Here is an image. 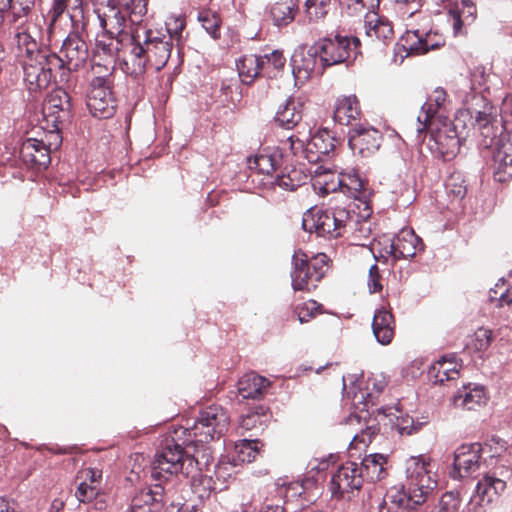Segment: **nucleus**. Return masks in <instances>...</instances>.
I'll return each instance as SVG.
<instances>
[{
  "label": "nucleus",
  "mask_w": 512,
  "mask_h": 512,
  "mask_svg": "<svg viewBox=\"0 0 512 512\" xmlns=\"http://www.w3.org/2000/svg\"><path fill=\"white\" fill-rule=\"evenodd\" d=\"M145 3L139 1L131 10V22L136 23L130 37L129 52L123 60L124 71L133 76L143 75L148 68L160 71L168 62L174 43L163 29L149 28L142 17L146 14Z\"/></svg>",
  "instance_id": "nucleus-1"
},
{
  "label": "nucleus",
  "mask_w": 512,
  "mask_h": 512,
  "mask_svg": "<svg viewBox=\"0 0 512 512\" xmlns=\"http://www.w3.org/2000/svg\"><path fill=\"white\" fill-rule=\"evenodd\" d=\"M434 467L432 460L423 456L412 457L407 462L405 487L387 494L400 512H425L424 503L438 484Z\"/></svg>",
  "instance_id": "nucleus-2"
},
{
  "label": "nucleus",
  "mask_w": 512,
  "mask_h": 512,
  "mask_svg": "<svg viewBox=\"0 0 512 512\" xmlns=\"http://www.w3.org/2000/svg\"><path fill=\"white\" fill-rule=\"evenodd\" d=\"M184 429H175L166 437L162 449L155 455L151 465V477L157 481H167L179 473L188 476L197 462L184 453L183 446L192 445V439L186 436Z\"/></svg>",
  "instance_id": "nucleus-3"
},
{
  "label": "nucleus",
  "mask_w": 512,
  "mask_h": 512,
  "mask_svg": "<svg viewBox=\"0 0 512 512\" xmlns=\"http://www.w3.org/2000/svg\"><path fill=\"white\" fill-rule=\"evenodd\" d=\"M359 215L354 211L336 207L308 209L302 218V227L306 232L315 233L319 237L336 239L352 229L358 222Z\"/></svg>",
  "instance_id": "nucleus-4"
},
{
  "label": "nucleus",
  "mask_w": 512,
  "mask_h": 512,
  "mask_svg": "<svg viewBox=\"0 0 512 512\" xmlns=\"http://www.w3.org/2000/svg\"><path fill=\"white\" fill-rule=\"evenodd\" d=\"M16 54L24 72V82L30 92H38L50 85V74L46 72L41 61L44 60L41 49L32 35H18L15 40Z\"/></svg>",
  "instance_id": "nucleus-5"
},
{
  "label": "nucleus",
  "mask_w": 512,
  "mask_h": 512,
  "mask_svg": "<svg viewBox=\"0 0 512 512\" xmlns=\"http://www.w3.org/2000/svg\"><path fill=\"white\" fill-rule=\"evenodd\" d=\"M229 424L228 411L220 405H210L200 410L192 426L179 428L187 430L186 436L197 444L219 439L228 431Z\"/></svg>",
  "instance_id": "nucleus-6"
},
{
  "label": "nucleus",
  "mask_w": 512,
  "mask_h": 512,
  "mask_svg": "<svg viewBox=\"0 0 512 512\" xmlns=\"http://www.w3.org/2000/svg\"><path fill=\"white\" fill-rule=\"evenodd\" d=\"M360 47L359 38L337 33L315 42L314 54H318L321 67L326 68L356 59L361 54Z\"/></svg>",
  "instance_id": "nucleus-7"
},
{
  "label": "nucleus",
  "mask_w": 512,
  "mask_h": 512,
  "mask_svg": "<svg viewBox=\"0 0 512 512\" xmlns=\"http://www.w3.org/2000/svg\"><path fill=\"white\" fill-rule=\"evenodd\" d=\"M329 258L324 253L308 257L295 253L292 259V287L295 291L310 293L315 290L328 270Z\"/></svg>",
  "instance_id": "nucleus-8"
},
{
  "label": "nucleus",
  "mask_w": 512,
  "mask_h": 512,
  "mask_svg": "<svg viewBox=\"0 0 512 512\" xmlns=\"http://www.w3.org/2000/svg\"><path fill=\"white\" fill-rule=\"evenodd\" d=\"M512 477L511 465L501 464L493 467L478 481L475 498L480 505L497 502L507 491V483Z\"/></svg>",
  "instance_id": "nucleus-9"
},
{
  "label": "nucleus",
  "mask_w": 512,
  "mask_h": 512,
  "mask_svg": "<svg viewBox=\"0 0 512 512\" xmlns=\"http://www.w3.org/2000/svg\"><path fill=\"white\" fill-rule=\"evenodd\" d=\"M36 0H5L0 7L3 22L14 30V41L18 35H31V16Z\"/></svg>",
  "instance_id": "nucleus-10"
},
{
  "label": "nucleus",
  "mask_w": 512,
  "mask_h": 512,
  "mask_svg": "<svg viewBox=\"0 0 512 512\" xmlns=\"http://www.w3.org/2000/svg\"><path fill=\"white\" fill-rule=\"evenodd\" d=\"M364 483V474L355 462L341 464L331 479V491L334 497L349 499L359 491Z\"/></svg>",
  "instance_id": "nucleus-11"
},
{
  "label": "nucleus",
  "mask_w": 512,
  "mask_h": 512,
  "mask_svg": "<svg viewBox=\"0 0 512 512\" xmlns=\"http://www.w3.org/2000/svg\"><path fill=\"white\" fill-rule=\"evenodd\" d=\"M86 105L91 115L98 119L113 117L117 109L114 86L89 85Z\"/></svg>",
  "instance_id": "nucleus-12"
},
{
  "label": "nucleus",
  "mask_w": 512,
  "mask_h": 512,
  "mask_svg": "<svg viewBox=\"0 0 512 512\" xmlns=\"http://www.w3.org/2000/svg\"><path fill=\"white\" fill-rule=\"evenodd\" d=\"M482 444H464L454 453L453 478H464L473 475L480 469Z\"/></svg>",
  "instance_id": "nucleus-13"
},
{
  "label": "nucleus",
  "mask_w": 512,
  "mask_h": 512,
  "mask_svg": "<svg viewBox=\"0 0 512 512\" xmlns=\"http://www.w3.org/2000/svg\"><path fill=\"white\" fill-rule=\"evenodd\" d=\"M448 105L447 93L443 88H436L422 105L420 114L418 115L419 133L432 127L436 120L442 122L446 119L445 112Z\"/></svg>",
  "instance_id": "nucleus-14"
},
{
  "label": "nucleus",
  "mask_w": 512,
  "mask_h": 512,
  "mask_svg": "<svg viewBox=\"0 0 512 512\" xmlns=\"http://www.w3.org/2000/svg\"><path fill=\"white\" fill-rule=\"evenodd\" d=\"M71 97L62 88L53 90L43 103L42 112L45 120L53 128L59 129V124L69 116Z\"/></svg>",
  "instance_id": "nucleus-15"
},
{
  "label": "nucleus",
  "mask_w": 512,
  "mask_h": 512,
  "mask_svg": "<svg viewBox=\"0 0 512 512\" xmlns=\"http://www.w3.org/2000/svg\"><path fill=\"white\" fill-rule=\"evenodd\" d=\"M422 240L412 229H402L396 236L388 240L382 251L395 260L408 259L422 250Z\"/></svg>",
  "instance_id": "nucleus-16"
},
{
  "label": "nucleus",
  "mask_w": 512,
  "mask_h": 512,
  "mask_svg": "<svg viewBox=\"0 0 512 512\" xmlns=\"http://www.w3.org/2000/svg\"><path fill=\"white\" fill-rule=\"evenodd\" d=\"M382 134L379 130L364 125H357L349 132V147L354 153L368 157L380 147Z\"/></svg>",
  "instance_id": "nucleus-17"
},
{
  "label": "nucleus",
  "mask_w": 512,
  "mask_h": 512,
  "mask_svg": "<svg viewBox=\"0 0 512 512\" xmlns=\"http://www.w3.org/2000/svg\"><path fill=\"white\" fill-rule=\"evenodd\" d=\"M103 472L96 467H83L76 475L79 481L75 497L82 503H90L100 494Z\"/></svg>",
  "instance_id": "nucleus-18"
},
{
  "label": "nucleus",
  "mask_w": 512,
  "mask_h": 512,
  "mask_svg": "<svg viewBox=\"0 0 512 512\" xmlns=\"http://www.w3.org/2000/svg\"><path fill=\"white\" fill-rule=\"evenodd\" d=\"M68 70L78 71L89 58L87 43L77 34L70 33L60 48Z\"/></svg>",
  "instance_id": "nucleus-19"
},
{
  "label": "nucleus",
  "mask_w": 512,
  "mask_h": 512,
  "mask_svg": "<svg viewBox=\"0 0 512 512\" xmlns=\"http://www.w3.org/2000/svg\"><path fill=\"white\" fill-rule=\"evenodd\" d=\"M164 506V488L155 484L138 491L131 499L129 512H162Z\"/></svg>",
  "instance_id": "nucleus-20"
},
{
  "label": "nucleus",
  "mask_w": 512,
  "mask_h": 512,
  "mask_svg": "<svg viewBox=\"0 0 512 512\" xmlns=\"http://www.w3.org/2000/svg\"><path fill=\"white\" fill-rule=\"evenodd\" d=\"M316 183L321 185L323 194L335 192L338 188H346L351 193L360 192L363 182L356 176H348L347 179L335 176L329 169L319 166L314 170Z\"/></svg>",
  "instance_id": "nucleus-21"
},
{
  "label": "nucleus",
  "mask_w": 512,
  "mask_h": 512,
  "mask_svg": "<svg viewBox=\"0 0 512 512\" xmlns=\"http://www.w3.org/2000/svg\"><path fill=\"white\" fill-rule=\"evenodd\" d=\"M339 144V140L326 128L319 129L308 141L307 161L319 163L324 161L330 153H333Z\"/></svg>",
  "instance_id": "nucleus-22"
},
{
  "label": "nucleus",
  "mask_w": 512,
  "mask_h": 512,
  "mask_svg": "<svg viewBox=\"0 0 512 512\" xmlns=\"http://www.w3.org/2000/svg\"><path fill=\"white\" fill-rule=\"evenodd\" d=\"M431 130V138L436 144V149L443 157L450 158L460 149V139L456 127L451 122L443 121L441 126Z\"/></svg>",
  "instance_id": "nucleus-23"
},
{
  "label": "nucleus",
  "mask_w": 512,
  "mask_h": 512,
  "mask_svg": "<svg viewBox=\"0 0 512 512\" xmlns=\"http://www.w3.org/2000/svg\"><path fill=\"white\" fill-rule=\"evenodd\" d=\"M492 167L497 182H506L512 178V135L499 141L493 151Z\"/></svg>",
  "instance_id": "nucleus-24"
},
{
  "label": "nucleus",
  "mask_w": 512,
  "mask_h": 512,
  "mask_svg": "<svg viewBox=\"0 0 512 512\" xmlns=\"http://www.w3.org/2000/svg\"><path fill=\"white\" fill-rule=\"evenodd\" d=\"M476 124L479 130V146L485 149H492L499 145V141L506 140L511 133L503 134L502 127L496 120H491L488 114L478 112Z\"/></svg>",
  "instance_id": "nucleus-25"
},
{
  "label": "nucleus",
  "mask_w": 512,
  "mask_h": 512,
  "mask_svg": "<svg viewBox=\"0 0 512 512\" xmlns=\"http://www.w3.org/2000/svg\"><path fill=\"white\" fill-rule=\"evenodd\" d=\"M22 161L30 167H47L51 161L50 149L42 140L26 139L20 148Z\"/></svg>",
  "instance_id": "nucleus-26"
},
{
  "label": "nucleus",
  "mask_w": 512,
  "mask_h": 512,
  "mask_svg": "<svg viewBox=\"0 0 512 512\" xmlns=\"http://www.w3.org/2000/svg\"><path fill=\"white\" fill-rule=\"evenodd\" d=\"M448 21L452 23L455 35L462 33L465 25L472 24L477 16L476 5L471 0L456 1L448 8Z\"/></svg>",
  "instance_id": "nucleus-27"
},
{
  "label": "nucleus",
  "mask_w": 512,
  "mask_h": 512,
  "mask_svg": "<svg viewBox=\"0 0 512 512\" xmlns=\"http://www.w3.org/2000/svg\"><path fill=\"white\" fill-rule=\"evenodd\" d=\"M372 330L380 344H390L395 336V319L391 311L384 307L378 309L373 317Z\"/></svg>",
  "instance_id": "nucleus-28"
},
{
  "label": "nucleus",
  "mask_w": 512,
  "mask_h": 512,
  "mask_svg": "<svg viewBox=\"0 0 512 512\" xmlns=\"http://www.w3.org/2000/svg\"><path fill=\"white\" fill-rule=\"evenodd\" d=\"M437 34L432 35L427 33L423 37L419 31H407L405 37H403V47L409 54H425L430 50L438 49L444 44V40L438 37V40H433V37H437Z\"/></svg>",
  "instance_id": "nucleus-29"
},
{
  "label": "nucleus",
  "mask_w": 512,
  "mask_h": 512,
  "mask_svg": "<svg viewBox=\"0 0 512 512\" xmlns=\"http://www.w3.org/2000/svg\"><path fill=\"white\" fill-rule=\"evenodd\" d=\"M270 419L269 408L263 404H258L242 416L239 428L245 432H252L250 436H258L268 426Z\"/></svg>",
  "instance_id": "nucleus-30"
},
{
  "label": "nucleus",
  "mask_w": 512,
  "mask_h": 512,
  "mask_svg": "<svg viewBox=\"0 0 512 512\" xmlns=\"http://www.w3.org/2000/svg\"><path fill=\"white\" fill-rule=\"evenodd\" d=\"M362 115L360 102L355 95L339 97L335 102L334 120L341 125H350L360 120Z\"/></svg>",
  "instance_id": "nucleus-31"
},
{
  "label": "nucleus",
  "mask_w": 512,
  "mask_h": 512,
  "mask_svg": "<svg viewBox=\"0 0 512 512\" xmlns=\"http://www.w3.org/2000/svg\"><path fill=\"white\" fill-rule=\"evenodd\" d=\"M460 367L454 355L443 356L429 368V379L435 384L456 380L460 374Z\"/></svg>",
  "instance_id": "nucleus-32"
},
{
  "label": "nucleus",
  "mask_w": 512,
  "mask_h": 512,
  "mask_svg": "<svg viewBox=\"0 0 512 512\" xmlns=\"http://www.w3.org/2000/svg\"><path fill=\"white\" fill-rule=\"evenodd\" d=\"M345 425L351 428L354 433L350 446L357 448L358 444L368 445L373 437L377 435L379 429L375 425H370L367 421L362 423V416L357 413H351L345 419Z\"/></svg>",
  "instance_id": "nucleus-33"
},
{
  "label": "nucleus",
  "mask_w": 512,
  "mask_h": 512,
  "mask_svg": "<svg viewBox=\"0 0 512 512\" xmlns=\"http://www.w3.org/2000/svg\"><path fill=\"white\" fill-rule=\"evenodd\" d=\"M270 382L255 372L245 374L238 382V393L243 399H260L266 393Z\"/></svg>",
  "instance_id": "nucleus-34"
},
{
  "label": "nucleus",
  "mask_w": 512,
  "mask_h": 512,
  "mask_svg": "<svg viewBox=\"0 0 512 512\" xmlns=\"http://www.w3.org/2000/svg\"><path fill=\"white\" fill-rule=\"evenodd\" d=\"M302 106L299 100L287 99L285 104L278 108L275 122L285 129H293L302 119Z\"/></svg>",
  "instance_id": "nucleus-35"
},
{
  "label": "nucleus",
  "mask_w": 512,
  "mask_h": 512,
  "mask_svg": "<svg viewBox=\"0 0 512 512\" xmlns=\"http://www.w3.org/2000/svg\"><path fill=\"white\" fill-rule=\"evenodd\" d=\"M387 462V456L383 454L374 453L366 455L359 466L364 474V480L376 482L385 478L387 475Z\"/></svg>",
  "instance_id": "nucleus-36"
},
{
  "label": "nucleus",
  "mask_w": 512,
  "mask_h": 512,
  "mask_svg": "<svg viewBox=\"0 0 512 512\" xmlns=\"http://www.w3.org/2000/svg\"><path fill=\"white\" fill-rule=\"evenodd\" d=\"M308 175L299 167H285L280 175L271 181L272 186H278L285 191H295L306 184Z\"/></svg>",
  "instance_id": "nucleus-37"
},
{
  "label": "nucleus",
  "mask_w": 512,
  "mask_h": 512,
  "mask_svg": "<svg viewBox=\"0 0 512 512\" xmlns=\"http://www.w3.org/2000/svg\"><path fill=\"white\" fill-rule=\"evenodd\" d=\"M366 35L372 42L378 41L387 46L394 41V30L392 23L384 18L378 17L375 20H369L366 25Z\"/></svg>",
  "instance_id": "nucleus-38"
},
{
  "label": "nucleus",
  "mask_w": 512,
  "mask_h": 512,
  "mask_svg": "<svg viewBox=\"0 0 512 512\" xmlns=\"http://www.w3.org/2000/svg\"><path fill=\"white\" fill-rule=\"evenodd\" d=\"M282 155L278 151L269 152L265 149L248 159V166L258 173L270 175L280 165Z\"/></svg>",
  "instance_id": "nucleus-39"
},
{
  "label": "nucleus",
  "mask_w": 512,
  "mask_h": 512,
  "mask_svg": "<svg viewBox=\"0 0 512 512\" xmlns=\"http://www.w3.org/2000/svg\"><path fill=\"white\" fill-rule=\"evenodd\" d=\"M44 60L41 61L46 72L50 74V82L52 79L56 80L59 77V81H67L69 74L72 70H68L66 62L61 57L60 51L58 53H51L46 50H41Z\"/></svg>",
  "instance_id": "nucleus-40"
},
{
  "label": "nucleus",
  "mask_w": 512,
  "mask_h": 512,
  "mask_svg": "<svg viewBox=\"0 0 512 512\" xmlns=\"http://www.w3.org/2000/svg\"><path fill=\"white\" fill-rule=\"evenodd\" d=\"M262 57L257 55H244L237 61V70L241 81L251 84L257 77L262 76Z\"/></svg>",
  "instance_id": "nucleus-41"
},
{
  "label": "nucleus",
  "mask_w": 512,
  "mask_h": 512,
  "mask_svg": "<svg viewBox=\"0 0 512 512\" xmlns=\"http://www.w3.org/2000/svg\"><path fill=\"white\" fill-rule=\"evenodd\" d=\"M297 11V0H281L271 6L270 15L276 26H287L294 20Z\"/></svg>",
  "instance_id": "nucleus-42"
},
{
  "label": "nucleus",
  "mask_w": 512,
  "mask_h": 512,
  "mask_svg": "<svg viewBox=\"0 0 512 512\" xmlns=\"http://www.w3.org/2000/svg\"><path fill=\"white\" fill-rule=\"evenodd\" d=\"M485 392L482 387H475L468 389L464 387L463 390H459L453 397V403L456 407L474 410L477 406L485 403Z\"/></svg>",
  "instance_id": "nucleus-43"
},
{
  "label": "nucleus",
  "mask_w": 512,
  "mask_h": 512,
  "mask_svg": "<svg viewBox=\"0 0 512 512\" xmlns=\"http://www.w3.org/2000/svg\"><path fill=\"white\" fill-rule=\"evenodd\" d=\"M260 442L256 439H242L234 446L233 461L236 463H251L260 454Z\"/></svg>",
  "instance_id": "nucleus-44"
},
{
  "label": "nucleus",
  "mask_w": 512,
  "mask_h": 512,
  "mask_svg": "<svg viewBox=\"0 0 512 512\" xmlns=\"http://www.w3.org/2000/svg\"><path fill=\"white\" fill-rule=\"evenodd\" d=\"M489 300L498 308L510 305L512 303V277L499 279L489 290Z\"/></svg>",
  "instance_id": "nucleus-45"
},
{
  "label": "nucleus",
  "mask_w": 512,
  "mask_h": 512,
  "mask_svg": "<svg viewBox=\"0 0 512 512\" xmlns=\"http://www.w3.org/2000/svg\"><path fill=\"white\" fill-rule=\"evenodd\" d=\"M286 63V58L283 53L275 50L271 54H266L262 57V76L266 78H276L283 70Z\"/></svg>",
  "instance_id": "nucleus-46"
},
{
  "label": "nucleus",
  "mask_w": 512,
  "mask_h": 512,
  "mask_svg": "<svg viewBox=\"0 0 512 512\" xmlns=\"http://www.w3.org/2000/svg\"><path fill=\"white\" fill-rule=\"evenodd\" d=\"M115 66L112 61L107 64L94 63L92 65V79L89 85L114 86Z\"/></svg>",
  "instance_id": "nucleus-47"
},
{
  "label": "nucleus",
  "mask_w": 512,
  "mask_h": 512,
  "mask_svg": "<svg viewBox=\"0 0 512 512\" xmlns=\"http://www.w3.org/2000/svg\"><path fill=\"white\" fill-rule=\"evenodd\" d=\"M192 494L200 502L209 499L211 494L216 490L215 482L211 476L199 475L193 477L191 483Z\"/></svg>",
  "instance_id": "nucleus-48"
},
{
  "label": "nucleus",
  "mask_w": 512,
  "mask_h": 512,
  "mask_svg": "<svg viewBox=\"0 0 512 512\" xmlns=\"http://www.w3.org/2000/svg\"><path fill=\"white\" fill-rule=\"evenodd\" d=\"M482 455H487L491 460L499 459L503 464L510 465L507 459V443L506 441L498 438L491 437L482 445Z\"/></svg>",
  "instance_id": "nucleus-49"
},
{
  "label": "nucleus",
  "mask_w": 512,
  "mask_h": 512,
  "mask_svg": "<svg viewBox=\"0 0 512 512\" xmlns=\"http://www.w3.org/2000/svg\"><path fill=\"white\" fill-rule=\"evenodd\" d=\"M317 57L318 54H314V45H312L307 50L306 55L301 54L300 61L297 59V56L293 59V72L295 73L297 71L298 74L303 73L304 78H309L316 70Z\"/></svg>",
  "instance_id": "nucleus-50"
},
{
  "label": "nucleus",
  "mask_w": 512,
  "mask_h": 512,
  "mask_svg": "<svg viewBox=\"0 0 512 512\" xmlns=\"http://www.w3.org/2000/svg\"><path fill=\"white\" fill-rule=\"evenodd\" d=\"M381 0H339L341 8L348 15H359L365 10L374 12L379 8Z\"/></svg>",
  "instance_id": "nucleus-51"
},
{
  "label": "nucleus",
  "mask_w": 512,
  "mask_h": 512,
  "mask_svg": "<svg viewBox=\"0 0 512 512\" xmlns=\"http://www.w3.org/2000/svg\"><path fill=\"white\" fill-rule=\"evenodd\" d=\"M323 312V305L315 300H307L294 307L293 313L300 323H307Z\"/></svg>",
  "instance_id": "nucleus-52"
},
{
  "label": "nucleus",
  "mask_w": 512,
  "mask_h": 512,
  "mask_svg": "<svg viewBox=\"0 0 512 512\" xmlns=\"http://www.w3.org/2000/svg\"><path fill=\"white\" fill-rule=\"evenodd\" d=\"M492 340V331L481 327L469 338L466 348L473 352H484L490 347Z\"/></svg>",
  "instance_id": "nucleus-53"
},
{
  "label": "nucleus",
  "mask_w": 512,
  "mask_h": 512,
  "mask_svg": "<svg viewBox=\"0 0 512 512\" xmlns=\"http://www.w3.org/2000/svg\"><path fill=\"white\" fill-rule=\"evenodd\" d=\"M446 191L453 201H461L467 193V186L460 173H452L446 181Z\"/></svg>",
  "instance_id": "nucleus-54"
},
{
  "label": "nucleus",
  "mask_w": 512,
  "mask_h": 512,
  "mask_svg": "<svg viewBox=\"0 0 512 512\" xmlns=\"http://www.w3.org/2000/svg\"><path fill=\"white\" fill-rule=\"evenodd\" d=\"M198 20L203 28L214 38L219 39L221 19L216 12L211 10H202L198 15Z\"/></svg>",
  "instance_id": "nucleus-55"
},
{
  "label": "nucleus",
  "mask_w": 512,
  "mask_h": 512,
  "mask_svg": "<svg viewBox=\"0 0 512 512\" xmlns=\"http://www.w3.org/2000/svg\"><path fill=\"white\" fill-rule=\"evenodd\" d=\"M166 28L163 32L169 35L170 41L176 42V46L179 49L182 42V32L186 26L185 18L182 16H171L167 19Z\"/></svg>",
  "instance_id": "nucleus-56"
},
{
  "label": "nucleus",
  "mask_w": 512,
  "mask_h": 512,
  "mask_svg": "<svg viewBox=\"0 0 512 512\" xmlns=\"http://www.w3.org/2000/svg\"><path fill=\"white\" fill-rule=\"evenodd\" d=\"M309 133L297 132L287 138L289 149L294 156H300L307 160Z\"/></svg>",
  "instance_id": "nucleus-57"
},
{
  "label": "nucleus",
  "mask_w": 512,
  "mask_h": 512,
  "mask_svg": "<svg viewBox=\"0 0 512 512\" xmlns=\"http://www.w3.org/2000/svg\"><path fill=\"white\" fill-rule=\"evenodd\" d=\"M331 0H306L305 8L310 21L323 19L329 11Z\"/></svg>",
  "instance_id": "nucleus-58"
},
{
  "label": "nucleus",
  "mask_w": 512,
  "mask_h": 512,
  "mask_svg": "<svg viewBox=\"0 0 512 512\" xmlns=\"http://www.w3.org/2000/svg\"><path fill=\"white\" fill-rule=\"evenodd\" d=\"M462 500L457 491L445 492L439 501L437 512H462Z\"/></svg>",
  "instance_id": "nucleus-59"
},
{
  "label": "nucleus",
  "mask_w": 512,
  "mask_h": 512,
  "mask_svg": "<svg viewBox=\"0 0 512 512\" xmlns=\"http://www.w3.org/2000/svg\"><path fill=\"white\" fill-rule=\"evenodd\" d=\"M382 276L380 274L379 267L376 264H373L368 273L367 285L370 293H378L382 290Z\"/></svg>",
  "instance_id": "nucleus-60"
},
{
  "label": "nucleus",
  "mask_w": 512,
  "mask_h": 512,
  "mask_svg": "<svg viewBox=\"0 0 512 512\" xmlns=\"http://www.w3.org/2000/svg\"><path fill=\"white\" fill-rule=\"evenodd\" d=\"M491 74L486 71V68L483 66L476 67L472 74L471 80L474 86H478L479 88L489 89L488 82Z\"/></svg>",
  "instance_id": "nucleus-61"
},
{
  "label": "nucleus",
  "mask_w": 512,
  "mask_h": 512,
  "mask_svg": "<svg viewBox=\"0 0 512 512\" xmlns=\"http://www.w3.org/2000/svg\"><path fill=\"white\" fill-rule=\"evenodd\" d=\"M70 1L71 0H53V5L49 11L51 24L55 23L63 15ZM74 1L77 4V6L81 5V0Z\"/></svg>",
  "instance_id": "nucleus-62"
},
{
  "label": "nucleus",
  "mask_w": 512,
  "mask_h": 512,
  "mask_svg": "<svg viewBox=\"0 0 512 512\" xmlns=\"http://www.w3.org/2000/svg\"><path fill=\"white\" fill-rule=\"evenodd\" d=\"M387 386V381L384 377L378 379L377 377H370L367 380V389L381 393Z\"/></svg>",
  "instance_id": "nucleus-63"
},
{
  "label": "nucleus",
  "mask_w": 512,
  "mask_h": 512,
  "mask_svg": "<svg viewBox=\"0 0 512 512\" xmlns=\"http://www.w3.org/2000/svg\"><path fill=\"white\" fill-rule=\"evenodd\" d=\"M397 430L401 435H411L417 428L413 424L412 419H402L401 422L397 423Z\"/></svg>",
  "instance_id": "nucleus-64"
}]
</instances>
